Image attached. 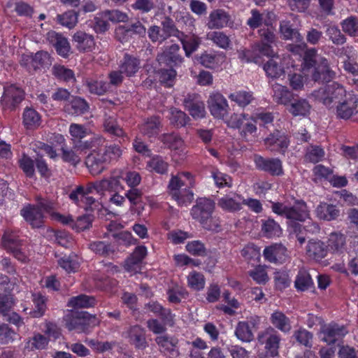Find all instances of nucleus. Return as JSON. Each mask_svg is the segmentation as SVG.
Returning <instances> with one entry per match:
<instances>
[{"label": "nucleus", "mask_w": 358, "mask_h": 358, "mask_svg": "<svg viewBox=\"0 0 358 358\" xmlns=\"http://www.w3.org/2000/svg\"><path fill=\"white\" fill-rule=\"evenodd\" d=\"M345 236L341 233H331L329 235L328 246L336 253H342L345 249Z\"/></svg>", "instance_id": "obj_41"}, {"label": "nucleus", "mask_w": 358, "mask_h": 358, "mask_svg": "<svg viewBox=\"0 0 358 358\" xmlns=\"http://www.w3.org/2000/svg\"><path fill=\"white\" fill-rule=\"evenodd\" d=\"M294 285L297 290L303 292L313 287V282L306 271L301 270L296 275Z\"/></svg>", "instance_id": "obj_44"}, {"label": "nucleus", "mask_w": 358, "mask_h": 358, "mask_svg": "<svg viewBox=\"0 0 358 358\" xmlns=\"http://www.w3.org/2000/svg\"><path fill=\"white\" fill-rule=\"evenodd\" d=\"M156 343L164 351L173 352L178 341L176 338L168 335H160L155 338Z\"/></svg>", "instance_id": "obj_52"}, {"label": "nucleus", "mask_w": 358, "mask_h": 358, "mask_svg": "<svg viewBox=\"0 0 358 358\" xmlns=\"http://www.w3.org/2000/svg\"><path fill=\"white\" fill-rule=\"evenodd\" d=\"M270 322L275 328L283 333H289L292 329L289 318L281 311H274L271 315Z\"/></svg>", "instance_id": "obj_29"}, {"label": "nucleus", "mask_w": 358, "mask_h": 358, "mask_svg": "<svg viewBox=\"0 0 358 358\" xmlns=\"http://www.w3.org/2000/svg\"><path fill=\"white\" fill-rule=\"evenodd\" d=\"M287 108L288 111L294 116H306L309 114L311 106L305 99H294L293 98Z\"/></svg>", "instance_id": "obj_31"}, {"label": "nucleus", "mask_w": 358, "mask_h": 358, "mask_svg": "<svg viewBox=\"0 0 358 358\" xmlns=\"http://www.w3.org/2000/svg\"><path fill=\"white\" fill-rule=\"evenodd\" d=\"M235 335L243 342L249 343L254 339L253 333L247 322H239L237 324Z\"/></svg>", "instance_id": "obj_45"}, {"label": "nucleus", "mask_w": 358, "mask_h": 358, "mask_svg": "<svg viewBox=\"0 0 358 358\" xmlns=\"http://www.w3.org/2000/svg\"><path fill=\"white\" fill-rule=\"evenodd\" d=\"M280 31L283 36L284 39H294L298 41L302 40V36L300 35L296 29L293 27L289 20H284L280 22Z\"/></svg>", "instance_id": "obj_42"}, {"label": "nucleus", "mask_w": 358, "mask_h": 358, "mask_svg": "<svg viewBox=\"0 0 358 358\" xmlns=\"http://www.w3.org/2000/svg\"><path fill=\"white\" fill-rule=\"evenodd\" d=\"M22 123L27 129L34 130L41 124V117L35 109L27 107L22 114Z\"/></svg>", "instance_id": "obj_25"}, {"label": "nucleus", "mask_w": 358, "mask_h": 358, "mask_svg": "<svg viewBox=\"0 0 358 358\" xmlns=\"http://www.w3.org/2000/svg\"><path fill=\"white\" fill-rule=\"evenodd\" d=\"M101 15L113 22H124L129 19L127 13L119 10H106L102 12Z\"/></svg>", "instance_id": "obj_62"}, {"label": "nucleus", "mask_w": 358, "mask_h": 358, "mask_svg": "<svg viewBox=\"0 0 358 358\" xmlns=\"http://www.w3.org/2000/svg\"><path fill=\"white\" fill-rule=\"evenodd\" d=\"M261 232L266 238L279 237L282 234L280 224L272 218L262 220Z\"/></svg>", "instance_id": "obj_34"}, {"label": "nucleus", "mask_w": 358, "mask_h": 358, "mask_svg": "<svg viewBox=\"0 0 358 358\" xmlns=\"http://www.w3.org/2000/svg\"><path fill=\"white\" fill-rule=\"evenodd\" d=\"M103 127L107 132L114 136L120 137L124 134L123 129L117 124L115 116L105 115Z\"/></svg>", "instance_id": "obj_48"}, {"label": "nucleus", "mask_w": 358, "mask_h": 358, "mask_svg": "<svg viewBox=\"0 0 358 358\" xmlns=\"http://www.w3.org/2000/svg\"><path fill=\"white\" fill-rule=\"evenodd\" d=\"M32 299L35 308L31 314L34 317H40L43 315L46 309L45 299L39 293L33 294Z\"/></svg>", "instance_id": "obj_56"}, {"label": "nucleus", "mask_w": 358, "mask_h": 358, "mask_svg": "<svg viewBox=\"0 0 358 358\" xmlns=\"http://www.w3.org/2000/svg\"><path fill=\"white\" fill-rule=\"evenodd\" d=\"M273 99L278 104L287 106L293 99L294 94L287 89V87L278 83L272 85Z\"/></svg>", "instance_id": "obj_22"}, {"label": "nucleus", "mask_w": 358, "mask_h": 358, "mask_svg": "<svg viewBox=\"0 0 358 358\" xmlns=\"http://www.w3.org/2000/svg\"><path fill=\"white\" fill-rule=\"evenodd\" d=\"M145 306L155 315H159L161 318L166 322L173 320V315L171 310L164 308L157 301H150L146 303Z\"/></svg>", "instance_id": "obj_40"}, {"label": "nucleus", "mask_w": 358, "mask_h": 358, "mask_svg": "<svg viewBox=\"0 0 358 358\" xmlns=\"http://www.w3.org/2000/svg\"><path fill=\"white\" fill-rule=\"evenodd\" d=\"M52 74L58 80L64 82H75L76 77L73 70L61 64H55L52 68Z\"/></svg>", "instance_id": "obj_38"}, {"label": "nucleus", "mask_w": 358, "mask_h": 358, "mask_svg": "<svg viewBox=\"0 0 358 358\" xmlns=\"http://www.w3.org/2000/svg\"><path fill=\"white\" fill-rule=\"evenodd\" d=\"M95 304L96 299L94 297L85 294L71 297L68 302V306L73 308H86L93 307Z\"/></svg>", "instance_id": "obj_39"}, {"label": "nucleus", "mask_w": 358, "mask_h": 358, "mask_svg": "<svg viewBox=\"0 0 358 358\" xmlns=\"http://www.w3.org/2000/svg\"><path fill=\"white\" fill-rule=\"evenodd\" d=\"M57 19L60 24L69 29L73 28L78 22L77 14L73 10H69L62 15H58Z\"/></svg>", "instance_id": "obj_59"}, {"label": "nucleus", "mask_w": 358, "mask_h": 358, "mask_svg": "<svg viewBox=\"0 0 358 358\" xmlns=\"http://www.w3.org/2000/svg\"><path fill=\"white\" fill-rule=\"evenodd\" d=\"M264 144L271 151L285 153L289 141L285 133L276 129L264 138Z\"/></svg>", "instance_id": "obj_11"}, {"label": "nucleus", "mask_w": 358, "mask_h": 358, "mask_svg": "<svg viewBox=\"0 0 358 358\" xmlns=\"http://www.w3.org/2000/svg\"><path fill=\"white\" fill-rule=\"evenodd\" d=\"M66 327L69 331L78 333H85L97 326L100 320L95 315H91L86 311L72 312L65 317Z\"/></svg>", "instance_id": "obj_3"}, {"label": "nucleus", "mask_w": 358, "mask_h": 358, "mask_svg": "<svg viewBox=\"0 0 358 358\" xmlns=\"http://www.w3.org/2000/svg\"><path fill=\"white\" fill-rule=\"evenodd\" d=\"M157 59L160 63H164L171 67L180 65L184 61L180 54V48L178 44L167 47L161 55L157 56Z\"/></svg>", "instance_id": "obj_14"}, {"label": "nucleus", "mask_w": 358, "mask_h": 358, "mask_svg": "<svg viewBox=\"0 0 358 358\" xmlns=\"http://www.w3.org/2000/svg\"><path fill=\"white\" fill-rule=\"evenodd\" d=\"M334 109L338 118L349 120L358 113V96L352 92H348Z\"/></svg>", "instance_id": "obj_6"}, {"label": "nucleus", "mask_w": 358, "mask_h": 358, "mask_svg": "<svg viewBox=\"0 0 358 358\" xmlns=\"http://www.w3.org/2000/svg\"><path fill=\"white\" fill-rule=\"evenodd\" d=\"M108 159L106 155L101 150H96L94 149L86 157L85 164L88 168L90 172L96 176L103 172L106 169L108 163Z\"/></svg>", "instance_id": "obj_8"}, {"label": "nucleus", "mask_w": 358, "mask_h": 358, "mask_svg": "<svg viewBox=\"0 0 358 358\" xmlns=\"http://www.w3.org/2000/svg\"><path fill=\"white\" fill-rule=\"evenodd\" d=\"M105 140L101 136H94L90 139L85 141L83 139H80L76 141L73 143V148L76 151L86 152L89 150H96L99 146H102Z\"/></svg>", "instance_id": "obj_30"}, {"label": "nucleus", "mask_w": 358, "mask_h": 358, "mask_svg": "<svg viewBox=\"0 0 358 358\" xmlns=\"http://www.w3.org/2000/svg\"><path fill=\"white\" fill-rule=\"evenodd\" d=\"M48 40L55 47L58 55L64 58L68 57L71 47L65 37L55 31H50L48 34Z\"/></svg>", "instance_id": "obj_19"}, {"label": "nucleus", "mask_w": 358, "mask_h": 358, "mask_svg": "<svg viewBox=\"0 0 358 358\" xmlns=\"http://www.w3.org/2000/svg\"><path fill=\"white\" fill-rule=\"evenodd\" d=\"M326 34L331 42L337 45H343L346 41V38L341 30L334 26L329 27L326 31Z\"/></svg>", "instance_id": "obj_61"}, {"label": "nucleus", "mask_w": 358, "mask_h": 358, "mask_svg": "<svg viewBox=\"0 0 358 358\" xmlns=\"http://www.w3.org/2000/svg\"><path fill=\"white\" fill-rule=\"evenodd\" d=\"M229 98L242 108L248 106L254 100L252 92L247 91H238L231 93L229 94Z\"/></svg>", "instance_id": "obj_46"}, {"label": "nucleus", "mask_w": 358, "mask_h": 358, "mask_svg": "<svg viewBox=\"0 0 358 358\" xmlns=\"http://www.w3.org/2000/svg\"><path fill=\"white\" fill-rule=\"evenodd\" d=\"M141 68V60L128 53H124L122 59L120 60L119 69L127 77H131L138 71Z\"/></svg>", "instance_id": "obj_18"}, {"label": "nucleus", "mask_w": 358, "mask_h": 358, "mask_svg": "<svg viewBox=\"0 0 358 358\" xmlns=\"http://www.w3.org/2000/svg\"><path fill=\"white\" fill-rule=\"evenodd\" d=\"M254 162L258 169L273 176H279L283 174L282 162L278 158H264L260 155H255Z\"/></svg>", "instance_id": "obj_7"}, {"label": "nucleus", "mask_w": 358, "mask_h": 358, "mask_svg": "<svg viewBox=\"0 0 358 358\" xmlns=\"http://www.w3.org/2000/svg\"><path fill=\"white\" fill-rule=\"evenodd\" d=\"M148 165L152 171L159 174L166 173L169 166L168 162L159 155L152 157Z\"/></svg>", "instance_id": "obj_54"}, {"label": "nucleus", "mask_w": 358, "mask_h": 358, "mask_svg": "<svg viewBox=\"0 0 358 358\" xmlns=\"http://www.w3.org/2000/svg\"><path fill=\"white\" fill-rule=\"evenodd\" d=\"M1 103L4 110H14L24 99V92L19 86L12 84L4 87Z\"/></svg>", "instance_id": "obj_5"}, {"label": "nucleus", "mask_w": 358, "mask_h": 358, "mask_svg": "<svg viewBox=\"0 0 358 358\" xmlns=\"http://www.w3.org/2000/svg\"><path fill=\"white\" fill-rule=\"evenodd\" d=\"M72 43L80 52H91L95 47L94 36L83 31H77L73 35Z\"/></svg>", "instance_id": "obj_15"}, {"label": "nucleus", "mask_w": 358, "mask_h": 358, "mask_svg": "<svg viewBox=\"0 0 358 358\" xmlns=\"http://www.w3.org/2000/svg\"><path fill=\"white\" fill-rule=\"evenodd\" d=\"M264 70L267 76L272 78H280L285 73L284 68L273 59H270L264 65Z\"/></svg>", "instance_id": "obj_50"}, {"label": "nucleus", "mask_w": 358, "mask_h": 358, "mask_svg": "<svg viewBox=\"0 0 358 358\" xmlns=\"http://www.w3.org/2000/svg\"><path fill=\"white\" fill-rule=\"evenodd\" d=\"M89 247L92 251L101 256H108L114 252L111 245L103 241L92 242Z\"/></svg>", "instance_id": "obj_60"}, {"label": "nucleus", "mask_w": 358, "mask_h": 358, "mask_svg": "<svg viewBox=\"0 0 358 358\" xmlns=\"http://www.w3.org/2000/svg\"><path fill=\"white\" fill-rule=\"evenodd\" d=\"M69 133L75 143L85 138L88 134V130L82 124L72 123L69 127Z\"/></svg>", "instance_id": "obj_63"}, {"label": "nucleus", "mask_w": 358, "mask_h": 358, "mask_svg": "<svg viewBox=\"0 0 358 358\" xmlns=\"http://www.w3.org/2000/svg\"><path fill=\"white\" fill-rule=\"evenodd\" d=\"M88 91L95 95L101 96L110 92V84L104 80L87 79L85 81Z\"/></svg>", "instance_id": "obj_37"}, {"label": "nucleus", "mask_w": 358, "mask_h": 358, "mask_svg": "<svg viewBox=\"0 0 358 358\" xmlns=\"http://www.w3.org/2000/svg\"><path fill=\"white\" fill-rule=\"evenodd\" d=\"M287 217L289 220L305 221L309 217V211L306 203L303 201H297L293 206H288Z\"/></svg>", "instance_id": "obj_28"}, {"label": "nucleus", "mask_w": 358, "mask_h": 358, "mask_svg": "<svg viewBox=\"0 0 358 358\" xmlns=\"http://www.w3.org/2000/svg\"><path fill=\"white\" fill-rule=\"evenodd\" d=\"M208 103L210 113L215 117L222 119L227 115L229 108L227 101L220 93L212 94Z\"/></svg>", "instance_id": "obj_12"}, {"label": "nucleus", "mask_w": 358, "mask_h": 358, "mask_svg": "<svg viewBox=\"0 0 358 358\" xmlns=\"http://www.w3.org/2000/svg\"><path fill=\"white\" fill-rule=\"evenodd\" d=\"M342 28L344 32L350 36L358 35V20L355 17H350L342 22Z\"/></svg>", "instance_id": "obj_64"}, {"label": "nucleus", "mask_w": 358, "mask_h": 358, "mask_svg": "<svg viewBox=\"0 0 358 358\" xmlns=\"http://www.w3.org/2000/svg\"><path fill=\"white\" fill-rule=\"evenodd\" d=\"M66 111L72 115H83L89 110V104L85 99L73 96V99L65 106Z\"/></svg>", "instance_id": "obj_33"}, {"label": "nucleus", "mask_w": 358, "mask_h": 358, "mask_svg": "<svg viewBox=\"0 0 358 358\" xmlns=\"http://www.w3.org/2000/svg\"><path fill=\"white\" fill-rule=\"evenodd\" d=\"M188 285L193 289L199 291L204 288L205 278L203 274L196 271L192 272L187 277Z\"/></svg>", "instance_id": "obj_58"}, {"label": "nucleus", "mask_w": 358, "mask_h": 358, "mask_svg": "<svg viewBox=\"0 0 358 358\" xmlns=\"http://www.w3.org/2000/svg\"><path fill=\"white\" fill-rule=\"evenodd\" d=\"M316 213L320 220L331 221L338 217L339 210L334 205L322 203L317 207Z\"/></svg>", "instance_id": "obj_32"}, {"label": "nucleus", "mask_w": 358, "mask_h": 358, "mask_svg": "<svg viewBox=\"0 0 358 358\" xmlns=\"http://www.w3.org/2000/svg\"><path fill=\"white\" fill-rule=\"evenodd\" d=\"M258 342L264 345L266 354L274 357L278 355V350L281 338L278 332L273 327H268L259 333Z\"/></svg>", "instance_id": "obj_4"}, {"label": "nucleus", "mask_w": 358, "mask_h": 358, "mask_svg": "<svg viewBox=\"0 0 358 358\" xmlns=\"http://www.w3.org/2000/svg\"><path fill=\"white\" fill-rule=\"evenodd\" d=\"M145 34L146 29L140 21H136L129 25L119 26L115 31L116 36L122 42L126 40L127 36L135 34L140 37H143L145 36Z\"/></svg>", "instance_id": "obj_16"}, {"label": "nucleus", "mask_w": 358, "mask_h": 358, "mask_svg": "<svg viewBox=\"0 0 358 358\" xmlns=\"http://www.w3.org/2000/svg\"><path fill=\"white\" fill-rule=\"evenodd\" d=\"M159 141L170 149L177 150L182 145L181 138L176 133L163 134L159 137Z\"/></svg>", "instance_id": "obj_51"}, {"label": "nucleus", "mask_w": 358, "mask_h": 358, "mask_svg": "<svg viewBox=\"0 0 358 358\" xmlns=\"http://www.w3.org/2000/svg\"><path fill=\"white\" fill-rule=\"evenodd\" d=\"M292 338L299 345L307 348L313 347V334L303 327L294 331Z\"/></svg>", "instance_id": "obj_35"}, {"label": "nucleus", "mask_w": 358, "mask_h": 358, "mask_svg": "<svg viewBox=\"0 0 358 358\" xmlns=\"http://www.w3.org/2000/svg\"><path fill=\"white\" fill-rule=\"evenodd\" d=\"M129 343L138 349H145L148 346L145 331L139 325L131 327L128 331Z\"/></svg>", "instance_id": "obj_21"}, {"label": "nucleus", "mask_w": 358, "mask_h": 358, "mask_svg": "<svg viewBox=\"0 0 358 358\" xmlns=\"http://www.w3.org/2000/svg\"><path fill=\"white\" fill-rule=\"evenodd\" d=\"M240 199L241 196L239 195H236L234 198L225 195L218 200L217 206L223 210L230 213L236 212L242 208Z\"/></svg>", "instance_id": "obj_36"}, {"label": "nucleus", "mask_w": 358, "mask_h": 358, "mask_svg": "<svg viewBox=\"0 0 358 358\" xmlns=\"http://www.w3.org/2000/svg\"><path fill=\"white\" fill-rule=\"evenodd\" d=\"M336 77V72L329 66L328 60L325 57L319 59L318 64L314 68L311 78L318 83H329Z\"/></svg>", "instance_id": "obj_10"}, {"label": "nucleus", "mask_w": 358, "mask_h": 358, "mask_svg": "<svg viewBox=\"0 0 358 358\" xmlns=\"http://www.w3.org/2000/svg\"><path fill=\"white\" fill-rule=\"evenodd\" d=\"M215 202L207 198H199L191 209V215L199 222L202 227L209 231H217L220 228L218 218L213 216L215 210Z\"/></svg>", "instance_id": "obj_1"}, {"label": "nucleus", "mask_w": 358, "mask_h": 358, "mask_svg": "<svg viewBox=\"0 0 358 358\" xmlns=\"http://www.w3.org/2000/svg\"><path fill=\"white\" fill-rule=\"evenodd\" d=\"M207 39L212 41L220 48L227 50L231 45V40L222 31H213L207 34Z\"/></svg>", "instance_id": "obj_49"}, {"label": "nucleus", "mask_w": 358, "mask_h": 358, "mask_svg": "<svg viewBox=\"0 0 358 358\" xmlns=\"http://www.w3.org/2000/svg\"><path fill=\"white\" fill-rule=\"evenodd\" d=\"M21 215L33 228L42 227L44 215L36 205H28L20 210Z\"/></svg>", "instance_id": "obj_17"}, {"label": "nucleus", "mask_w": 358, "mask_h": 358, "mask_svg": "<svg viewBox=\"0 0 358 358\" xmlns=\"http://www.w3.org/2000/svg\"><path fill=\"white\" fill-rule=\"evenodd\" d=\"M162 31L166 35V38L171 36H175L178 38L180 36H182V31H180L178 29L173 20L171 17H166L162 22Z\"/></svg>", "instance_id": "obj_53"}, {"label": "nucleus", "mask_w": 358, "mask_h": 358, "mask_svg": "<svg viewBox=\"0 0 358 358\" xmlns=\"http://www.w3.org/2000/svg\"><path fill=\"white\" fill-rule=\"evenodd\" d=\"M243 257L250 262L258 261L260 258V249L254 243L247 244L241 252Z\"/></svg>", "instance_id": "obj_57"}, {"label": "nucleus", "mask_w": 358, "mask_h": 358, "mask_svg": "<svg viewBox=\"0 0 358 358\" xmlns=\"http://www.w3.org/2000/svg\"><path fill=\"white\" fill-rule=\"evenodd\" d=\"M301 66L303 70H309L315 68L319 63V59L322 57L317 53L315 48L307 49L303 55Z\"/></svg>", "instance_id": "obj_43"}, {"label": "nucleus", "mask_w": 358, "mask_h": 358, "mask_svg": "<svg viewBox=\"0 0 358 358\" xmlns=\"http://www.w3.org/2000/svg\"><path fill=\"white\" fill-rule=\"evenodd\" d=\"M306 253L310 258L320 261L327 254V246L320 240L309 241L306 247Z\"/></svg>", "instance_id": "obj_24"}, {"label": "nucleus", "mask_w": 358, "mask_h": 358, "mask_svg": "<svg viewBox=\"0 0 358 358\" xmlns=\"http://www.w3.org/2000/svg\"><path fill=\"white\" fill-rule=\"evenodd\" d=\"M230 20L229 15L222 9H216L210 12L207 27L210 29H219L227 27Z\"/></svg>", "instance_id": "obj_20"}, {"label": "nucleus", "mask_w": 358, "mask_h": 358, "mask_svg": "<svg viewBox=\"0 0 358 358\" xmlns=\"http://www.w3.org/2000/svg\"><path fill=\"white\" fill-rule=\"evenodd\" d=\"M162 127L161 118L159 116H151L144 121L140 129L143 135L152 137L159 134Z\"/></svg>", "instance_id": "obj_26"}, {"label": "nucleus", "mask_w": 358, "mask_h": 358, "mask_svg": "<svg viewBox=\"0 0 358 358\" xmlns=\"http://www.w3.org/2000/svg\"><path fill=\"white\" fill-rule=\"evenodd\" d=\"M125 196L131 203V211L139 215L144 210L145 204L143 201L142 191L138 188H130V189L126 192Z\"/></svg>", "instance_id": "obj_23"}, {"label": "nucleus", "mask_w": 358, "mask_h": 358, "mask_svg": "<svg viewBox=\"0 0 358 358\" xmlns=\"http://www.w3.org/2000/svg\"><path fill=\"white\" fill-rule=\"evenodd\" d=\"M182 45L185 55L189 57L194 52L201 44L200 38L195 34H185L182 32V36L178 38Z\"/></svg>", "instance_id": "obj_27"}, {"label": "nucleus", "mask_w": 358, "mask_h": 358, "mask_svg": "<svg viewBox=\"0 0 358 358\" xmlns=\"http://www.w3.org/2000/svg\"><path fill=\"white\" fill-rule=\"evenodd\" d=\"M2 245L4 249L7 251L20 247V241L18 238L17 235L10 229H7L4 231V234L1 238Z\"/></svg>", "instance_id": "obj_47"}, {"label": "nucleus", "mask_w": 358, "mask_h": 358, "mask_svg": "<svg viewBox=\"0 0 358 358\" xmlns=\"http://www.w3.org/2000/svg\"><path fill=\"white\" fill-rule=\"evenodd\" d=\"M320 332L323 335L322 341L331 345L336 343L337 341L346 335L348 330L344 325L332 322L322 325Z\"/></svg>", "instance_id": "obj_9"}, {"label": "nucleus", "mask_w": 358, "mask_h": 358, "mask_svg": "<svg viewBox=\"0 0 358 358\" xmlns=\"http://www.w3.org/2000/svg\"><path fill=\"white\" fill-rule=\"evenodd\" d=\"M170 114L169 120L171 124L178 127L185 126L189 120V117L183 111L176 108L171 109Z\"/></svg>", "instance_id": "obj_55"}, {"label": "nucleus", "mask_w": 358, "mask_h": 358, "mask_svg": "<svg viewBox=\"0 0 358 358\" xmlns=\"http://www.w3.org/2000/svg\"><path fill=\"white\" fill-rule=\"evenodd\" d=\"M348 92L338 83L334 82L311 93V96L319 103H322L328 109H334Z\"/></svg>", "instance_id": "obj_2"}, {"label": "nucleus", "mask_w": 358, "mask_h": 358, "mask_svg": "<svg viewBox=\"0 0 358 358\" xmlns=\"http://www.w3.org/2000/svg\"><path fill=\"white\" fill-rule=\"evenodd\" d=\"M183 104L189 114L194 119L205 116V105L196 94H188L183 100Z\"/></svg>", "instance_id": "obj_13"}]
</instances>
